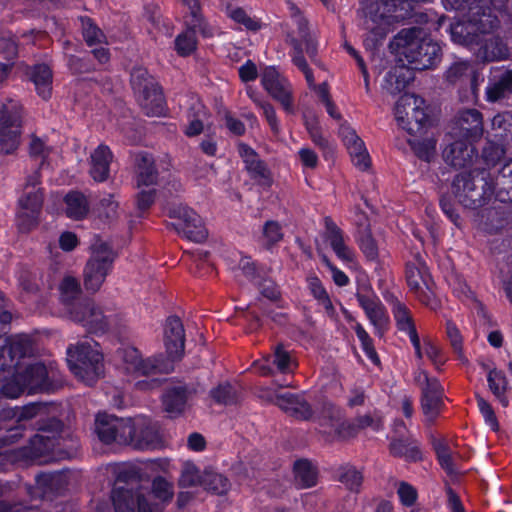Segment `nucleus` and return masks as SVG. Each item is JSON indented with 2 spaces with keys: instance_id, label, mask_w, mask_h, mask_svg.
I'll return each instance as SVG.
<instances>
[{
  "instance_id": "nucleus-1",
  "label": "nucleus",
  "mask_w": 512,
  "mask_h": 512,
  "mask_svg": "<svg viewBox=\"0 0 512 512\" xmlns=\"http://www.w3.org/2000/svg\"><path fill=\"white\" fill-rule=\"evenodd\" d=\"M33 351V340L28 335H15L8 339L0 354L1 392L9 398L22 393L53 390L59 373L52 364L30 363L26 357Z\"/></svg>"
},
{
  "instance_id": "nucleus-2",
  "label": "nucleus",
  "mask_w": 512,
  "mask_h": 512,
  "mask_svg": "<svg viewBox=\"0 0 512 512\" xmlns=\"http://www.w3.org/2000/svg\"><path fill=\"white\" fill-rule=\"evenodd\" d=\"M450 9L469 10L467 21L456 23L451 28V37L454 42L467 45L476 51L478 57L493 61L504 59L507 49L502 42L492 36V31L497 27L496 16L491 12L486 13L478 0H444Z\"/></svg>"
},
{
  "instance_id": "nucleus-3",
  "label": "nucleus",
  "mask_w": 512,
  "mask_h": 512,
  "mask_svg": "<svg viewBox=\"0 0 512 512\" xmlns=\"http://www.w3.org/2000/svg\"><path fill=\"white\" fill-rule=\"evenodd\" d=\"M67 363L72 374L87 385L104 374L103 354L96 341L85 338L67 348Z\"/></svg>"
},
{
  "instance_id": "nucleus-4",
  "label": "nucleus",
  "mask_w": 512,
  "mask_h": 512,
  "mask_svg": "<svg viewBox=\"0 0 512 512\" xmlns=\"http://www.w3.org/2000/svg\"><path fill=\"white\" fill-rule=\"evenodd\" d=\"M416 32L410 30L399 33L396 44L402 47L400 54L417 70L431 68L439 59L440 46L430 39L417 40Z\"/></svg>"
},
{
  "instance_id": "nucleus-5",
  "label": "nucleus",
  "mask_w": 512,
  "mask_h": 512,
  "mask_svg": "<svg viewBox=\"0 0 512 512\" xmlns=\"http://www.w3.org/2000/svg\"><path fill=\"white\" fill-rule=\"evenodd\" d=\"M150 496L155 499V502L151 505L148 504L145 497L127 490L114 491L112 499L116 512H152L153 507L172 498V485L162 478H157L153 481Z\"/></svg>"
},
{
  "instance_id": "nucleus-6",
  "label": "nucleus",
  "mask_w": 512,
  "mask_h": 512,
  "mask_svg": "<svg viewBox=\"0 0 512 512\" xmlns=\"http://www.w3.org/2000/svg\"><path fill=\"white\" fill-rule=\"evenodd\" d=\"M115 253L110 245L96 239L91 246V255L84 269V285L88 291H97L112 269Z\"/></svg>"
},
{
  "instance_id": "nucleus-7",
  "label": "nucleus",
  "mask_w": 512,
  "mask_h": 512,
  "mask_svg": "<svg viewBox=\"0 0 512 512\" xmlns=\"http://www.w3.org/2000/svg\"><path fill=\"white\" fill-rule=\"evenodd\" d=\"M188 7L189 14L185 17L186 29L175 39V50L181 56L192 54L197 47L196 32L203 37H212L215 29L207 24L199 13L198 0H182Z\"/></svg>"
},
{
  "instance_id": "nucleus-8",
  "label": "nucleus",
  "mask_w": 512,
  "mask_h": 512,
  "mask_svg": "<svg viewBox=\"0 0 512 512\" xmlns=\"http://www.w3.org/2000/svg\"><path fill=\"white\" fill-rule=\"evenodd\" d=\"M131 84L137 99L147 115L160 116L165 112L161 90L145 68H136L131 74Z\"/></svg>"
},
{
  "instance_id": "nucleus-9",
  "label": "nucleus",
  "mask_w": 512,
  "mask_h": 512,
  "mask_svg": "<svg viewBox=\"0 0 512 512\" xmlns=\"http://www.w3.org/2000/svg\"><path fill=\"white\" fill-rule=\"evenodd\" d=\"M39 179L38 171L27 176L18 200L17 223L22 231L29 230L36 223L41 209L42 193L38 187Z\"/></svg>"
},
{
  "instance_id": "nucleus-10",
  "label": "nucleus",
  "mask_w": 512,
  "mask_h": 512,
  "mask_svg": "<svg viewBox=\"0 0 512 512\" xmlns=\"http://www.w3.org/2000/svg\"><path fill=\"white\" fill-rule=\"evenodd\" d=\"M395 117L409 134H421L427 123L423 99L413 94H403L396 103Z\"/></svg>"
},
{
  "instance_id": "nucleus-11",
  "label": "nucleus",
  "mask_w": 512,
  "mask_h": 512,
  "mask_svg": "<svg viewBox=\"0 0 512 512\" xmlns=\"http://www.w3.org/2000/svg\"><path fill=\"white\" fill-rule=\"evenodd\" d=\"M61 428L62 425L58 420L49 419L47 424L39 427L38 433L30 440L29 446L16 452L15 460L36 461L53 450Z\"/></svg>"
},
{
  "instance_id": "nucleus-12",
  "label": "nucleus",
  "mask_w": 512,
  "mask_h": 512,
  "mask_svg": "<svg viewBox=\"0 0 512 512\" xmlns=\"http://www.w3.org/2000/svg\"><path fill=\"white\" fill-rule=\"evenodd\" d=\"M135 423L131 419L117 418L100 413L96 417L95 431L99 439L106 444H129L133 440Z\"/></svg>"
},
{
  "instance_id": "nucleus-13",
  "label": "nucleus",
  "mask_w": 512,
  "mask_h": 512,
  "mask_svg": "<svg viewBox=\"0 0 512 512\" xmlns=\"http://www.w3.org/2000/svg\"><path fill=\"white\" fill-rule=\"evenodd\" d=\"M47 415V407L43 404H28L23 407L5 408L0 412V430H6L9 435L2 438L4 442H13L21 423L39 418L41 421Z\"/></svg>"
},
{
  "instance_id": "nucleus-14",
  "label": "nucleus",
  "mask_w": 512,
  "mask_h": 512,
  "mask_svg": "<svg viewBox=\"0 0 512 512\" xmlns=\"http://www.w3.org/2000/svg\"><path fill=\"white\" fill-rule=\"evenodd\" d=\"M169 216L179 234L195 242H201L207 237V230L202 218L188 206L179 203L169 209Z\"/></svg>"
},
{
  "instance_id": "nucleus-15",
  "label": "nucleus",
  "mask_w": 512,
  "mask_h": 512,
  "mask_svg": "<svg viewBox=\"0 0 512 512\" xmlns=\"http://www.w3.org/2000/svg\"><path fill=\"white\" fill-rule=\"evenodd\" d=\"M406 279L410 289L423 304L432 309L437 307L432 289L433 282L429 276L426 264L421 258H416L407 265Z\"/></svg>"
},
{
  "instance_id": "nucleus-16",
  "label": "nucleus",
  "mask_w": 512,
  "mask_h": 512,
  "mask_svg": "<svg viewBox=\"0 0 512 512\" xmlns=\"http://www.w3.org/2000/svg\"><path fill=\"white\" fill-rule=\"evenodd\" d=\"M20 105L9 101L0 109V151L13 152L19 144Z\"/></svg>"
},
{
  "instance_id": "nucleus-17",
  "label": "nucleus",
  "mask_w": 512,
  "mask_h": 512,
  "mask_svg": "<svg viewBox=\"0 0 512 512\" xmlns=\"http://www.w3.org/2000/svg\"><path fill=\"white\" fill-rule=\"evenodd\" d=\"M123 368L137 376H149L157 372L168 373L172 370L169 363L161 362L158 358L143 359L139 351L134 347H124L118 351Z\"/></svg>"
},
{
  "instance_id": "nucleus-18",
  "label": "nucleus",
  "mask_w": 512,
  "mask_h": 512,
  "mask_svg": "<svg viewBox=\"0 0 512 512\" xmlns=\"http://www.w3.org/2000/svg\"><path fill=\"white\" fill-rule=\"evenodd\" d=\"M261 83L263 88L282 105L286 112H294L290 84L274 67H266L263 70Z\"/></svg>"
},
{
  "instance_id": "nucleus-19",
  "label": "nucleus",
  "mask_w": 512,
  "mask_h": 512,
  "mask_svg": "<svg viewBox=\"0 0 512 512\" xmlns=\"http://www.w3.org/2000/svg\"><path fill=\"white\" fill-rule=\"evenodd\" d=\"M415 379L422 388L423 413L429 420H432L440 411L443 389L441 388L438 380L436 378L429 377L425 371H419Z\"/></svg>"
},
{
  "instance_id": "nucleus-20",
  "label": "nucleus",
  "mask_w": 512,
  "mask_h": 512,
  "mask_svg": "<svg viewBox=\"0 0 512 512\" xmlns=\"http://www.w3.org/2000/svg\"><path fill=\"white\" fill-rule=\"evenodd\" d=\"M339 135L350 154L354 166L359 170L368 169L370 157L364 142L357 135L356 131L344 122L340 125Z\"/></svg>"
},
{
  "instance_id": "nucleus-21",
  "label": "nucleus",
  "mask_w": 512,
  "mask_h": 512,
  "mask_svg": "<svg viewBox=\"0 0 512 512\" xmlns=\"http://www.w3.org/2000/svg\"><path fill=\"white\" fill-rule=\"evenodd\" d=\"M474 172H463L457 175L452 184V192L455 198L468 208H475L483 202L482 194L474 183Z\"/></svg>"
},
{
  "instance_id": "nucleus-22",
  "label": "nucleus",
  "mask_w": 512,
  "mask_h": 512,
  "mask_svg": "<svg viewBox=\"0 0 512 512\" xmlns=\"http://www.w3.org/2000/svg\"><path fill=\"white\" fill-rule=\"evenodd\" d=\"M448 144L443 151V158L451 166L457 168H466L470 166L474 158V149L471 145L472 140L463 138H449Z\"/></svg>"
},
{
  "instance_id": "nucleus-23",
  "label": "nucleus",
  "mask_w": 512,
  "mask_h": 512,
  "mask_svg": "<svg viewBox=\"0 0 512 512\" xmlns=\"http://www.w3.org/2000/svg\"><path fill=\"white\" fill-rule=\"evenodd\" d=\"M260 397L274 402L283 411L299 419H309L312 411L309 405L298 395L292 393L276 394L274 396L263 390Z\"/></svg>"
},
{
  "instance_id": "nucleus-24",
  "label": "nucleus",
  "mask_w": 512,
  "mask_h": 512,
  "mask_svg": "<svg viewBox=\"0 0 512 512\" xmlns=\"http://www.w3.org/2000/svg\"><path fill=\"white\" fill-rule=\"evenodd\" d=\"M482 131V117L478 111L471 109L460 113L449 135L451 138L474 140L481 136Z\"/></svg>"
},
{
  "instance_id": "nucleus-25",
  "label": "nucleus",
  "mask_w": 512,
  "mask_h": 512,
  "mask_svg": "<svg viewBox=\"0 0 512 512\" xmlns=\"http://www.w3.org/2000/svg\"><path fill=\"white\" fill-rule=\"evenodd\" d=\"M319 420L322 425L327 426L323 433H334L340 438H348L355 433V428L351 424L341 421L340 410L331 403L324 404Z\"/></svg>"
},
{
  "instance_id": "nucleus-26",
  "label": "nucleus",
  "mask_w": 512,
  "mask_h": 512,
  "mask_svg": "<svg viewBox=\"0 0 512 512\" xmlns=\"http://www.w3.org/2000/svg\"><path fill=\"white\" fill-rule=\"evenodd\" d=\"M324 238L340 261L349 267L354 266V251L347 245L340 229L331 221H326Z\"/></svg>"
},
{
  "instance_id": "nucleus-27",
  "label": "nucleus",
  "mask_w": 512,
  "mask_h": 512,
  "mask_svg": "<svg viewBox=\"0 0 512 512\" xmlns=\"http://www.w3.org/2000/svg\"><path fill=\"white\" fill-rule=\"evenodd\" d=\"M164 343L171 359L179 358L184 351V328L177 317H170L166 321L164 330Z\"/></svg>"
},
{
  "instance_id": "nucleus-28",
  "label": "nucleus",
  "mask_w": 512,
  "mask_h": 512,
  "mask_svg": "<svg viewBox=\"0 0 512 512\" xmlns=\"http://www.w3.org/2000/svg\"><path fill=\"white\" fill-rule=\"evenodd\" d=\"M392 312L398 329L408 334L415 353L421 356L422 350L420 339L417 335L410 311L403 303L395 301L392 304Z\"/></svg>"
},
{
  "instance_id": "nucleus-29",
  "label": "nucleus",
  "mask_w": 512,
  "mask_h": 512,
  "mask_svg": "<svg viewBox=\"0 0 512 512\" xmlns=\"http://www.w3.org/2000/svg\"><path fill=\"white\" fill-rule=\"evenodd\" d=\"M358 301L364 309L371 324L375 327L376 333L382 336L388 324V316L380 301L373 296L359 295Z\"/></svg>"
},
{
  "instance_id": "nucleus-30",
  "label": "nucleus",
  "mask_w": 512,
  "mask_h": 512,
  "mask_svg": "<svg viewBox=\"0 0 512 512\" xmlns=\"http://www.w3.org/2000/svg\"><path fill=\"white\" fill-rule=\"evenodd\" d=\"M512 93V70L495 69L486 89L488 101L494 102Z\"/></svg>"
},
{
  "instance_id": "nucleus-31",
  "label": "nucleus",
  "mask_w": 512,
  "mask_h": 512,
  "mask_svg": "<svg viewBox=\"0 0 512 512\" xmlns=\"http://www.w3.org/2000/svg\"><path fill=\"white\" fill-rule=\"evenodd\" d=\"M71 313L75 321L81 322L92 331L106 327L102 311L91 302L78 305Z\"/></svg>"
},
{
  "instance_id": "nucleus-32",
  "label": "nucleus",
  "mask_w": 512,
  "mask_h": 512,
  "mask_svg": "<svg viewBox=\"0 0 512 512\" xmlns=\"http://www.w3.org/2000/svg\"><path fill=\"white\" fill-rule=\"evenodd\" d=\"M187 125L185 134L189 137L199 135L208 125V115L203 103L198 98H192L186 112Z\"/></svg>"
},
{
  "instance_id": "nucleus-33",
  "label": "nucleus",
  "mask_w": 512,
  "mask_h": 512,
  "mask_svg": "<svg viewBox=\"0 0 512 512\" xmlns=\"http://www.w3.org/2000/svg\"><path fill=\"white\" fill-rule=\"evenodd\" d=\"M238 151L250 175L260 184H269V171L265 164L259 159L255 151L245 144H239Z\"/></svg>"
},
{
  "instance_id": "nucleus-34",
  "label": "nucleus",
  "mask_w": 512,
  "mask_h": 512,
  "mask_svg": "<svg viewBox=\"0 0 512 512\" xmlns=\"http://www.w3.org/2000/svg\"><path fill=\"white\" fill-rule=\"evenodd\" d=\"M112 160L110 149L106 145H99L91 154L90 174L95 181H104L109 175V165Z\"/></svg>"
},
{
  "instance_id": "nucleus-35",
  "label": "nucleus",
  "mask_w": 512,
  "mask_h": 512,
  "mask_svg": "<svg viewBox=\"0 0 512 512\" xmlns=\"http://www.w3.org/2000/svg\"><path fill=\"white\" fill-rule=\"evenodd\" d=\"M137 187L148 188L158 184V177L154 168L153 158L148 154H139L136 157Z\"/></svg>"
},
{
  "instance_id": "nucleus-36",
  "label": "nucleus",
  "mask_w": 512,
  "mask_h": 512,
  "mask_svg": "<svg viewBox=\"0 0 512 512\" xmlns=\"http://www.w3.org/2000/svg\"><path fill=\"white\" fill-rule=\"evenodd\" d=\"M29 78L35 86L37 94L43 99H48L52 92V72L47 65H36L30 73Z\"/></svg>"
},
{
  "instance_id": "nucleus-37",
  "label": "nucleus",
  "mask_w": 512,
  "mask_h": 512,
  "mask_svg": "<svg viewBox=\"0 0 512 512\" xmlns=\"http://www.w3.org/2000/svg\"><path fill=\"white\" fill-rule=\"evenodd\" d=\"M496 197L501 202L512 201V161L506 162L501 168L495 183Z\"/></svg>"
},
{
  "instance_id": "nucleus-38",
  "label": "nucleus",
  "mask_w": 512,
  "mask_h": 512,
  "mask_svg": "<svg viewBox=\"0 0 512 512\" xmlns=\"http://www.w3.org/2000/svg\"><path fill=\"white\" fill-rule=\"evenodd\" d=\"M142 424L135 423V430L133 432V440L129 443L138 449H155L160 446V438L158 432L152 427L141 429L140 434L138 430Z\"/></svg>"
},
{
  "instance_id": "nucleus-39",
  "label": "nucleus",
  "mask_w": 512,
  "mask_h": 512,
  "mask_svg": "<svg viewBox=\"0 0 512 512\" xmlns=\"http://www.w3.org/2000/svg\"><path fill=\"white\" fill-rule=\"evenodd\" d=\"M435 450L438 457V461L441 467L450 476H454L458 473V460L459 455L452 451L451 448L443 441H437L435 443Z\"/></svg>"
},
{
  "instance_id": "nucleus-40",
  "label": "nucleus",
  "mask_w": 512,
  "mask_h": 512,
  "mask_svg": "<svg viewBox=\"0 0 512 512\" xmlns=\"http://www.w3.org/2000/svg\"><path fill=\"white\" fill-rule=\"evenodd\" d=\"M66 215L69 218L78 220L83 218L89 210L85 196L79 192H71L65 197Z\"/></svg>"
},
{
  "instance_id": "nucleus-41",
  "label": "nucleus",
  "mask_w": 512,
  "mask_h": 512,
  "mask_svg": "<svg viewBox=\"0 0 512 512\" xmlns=\"http://www.w3.org/2000/svg\"><path fill=\"white\" fill-rule=\"evenodd\" d=\"M29 151L32 157L42 160L41 166H50L51 162L57 157V152L46 143L45 139L32 136L29 144Z\"/></svg>"
},
{
  "instance_id": "nucleus-42",
  "label": "nucleus",
  "mask_w": 512,
  "mask_h": 512,
  "mask_svg": "<svg viewBox=\"0 0 512 512\" xmlns=\"http://www.w3.org/2000/svg\"><path fill=\"white\" fill-rule=\"evenodd\" d=\"M483 368L487 370V381L489 384L490 390L493 394L501 401V403L506 406L508 401L504 397V394L507 389V380L502 371L497 370L495 368H490L483 364Z\"/></svg>"
},
{
  "instance_id": "nucleus-43",
  "label": "nucleus",
  "mask_w": 512,
  "mask_h": 512,
  "mask_svg": "<svg viewBox=\"0 0 512 512\" xmlns=\"http://www.w3.org/2000/svg\"><path fill=\"white\" fill-rule=\"evenodd\" d=\"M295 480L302 488H308L316 484L317 472L307 460H299L294 465Z\"/></svg>"
},
{
  "instance_id": "nucleus-44",
  "label": "nucleus",
  "mask_w": 512,
  "mask_h": 512,
  "mask_svg": "<svg viewBox=\"0 0 512 512\" xmlns=\"http://www.w3.org/2000/svg\"><path fill=\"white\" fill-rule=\"evenodd\" d=\"M226 14L236 24L244 27L247 30L257 31L262 27V23L260 21L247 15V13L242 8L228 5L226 7Z\"/></svg>"
},
{
  "instance_id": "nucleus-45",
  "label": "nucleus",
  "mask_w": 512,
  "mask_h": 512,
  "mask_svg": "<svg viewBox=\"0 0 512 512\" xmlns=\"http://www.w3.org/2000/svg\"><path fill=\"white\" fill-rule=\"evenodd\" d=\"M186 402L185 391L182 388H175L168 391L163 397L165 410L171 415H177L184 409Z\"/></svg>"
},
{
  "instance_id": "nucleus-46",
  "label": "nucleus",
  "mask_w": 512,
  "mask_h": 512,
  "mask_svg": "<svg viewBox=\"0 0 512 512\" xmlns=\"http://www.w3.org/2000/svg\"><path fill=\"white\" fill-rule=\"evenodd\" d=\"M308 286L313 296L317 299L318 303L323 306L328 315L332 316L334 314V308L320 280L314 276L309 277Z\"/></svg>"
},
{
  "instance_id": "nucleus-47",
  "label": "nucleus",
  "mask_w": 512,
  "mask_h": 512,
  "mask_svg": "<svg viewBox=\"0 0 512 512\" xmlns=\"http://www.w3.org/2000/svg\"><path fill=\"white\" fill-rule=\"evenodd\" d=\"M413 70L416 69L412 65L396 67L387 75V81L395 84L397 90H401L414 79Z\"/></svg>"
},
{
  "instance_id": "nucleus-48",
  "label": "nucleus",
  "mask_w": 512,
  "mask_h": 512,
  "mask_svg": "<svg viewBox=\"0 0 512 512\" xmlns=\"http://www.w3.org/2000/svg\"><path fill=\"white\" fill-rule=\"evenodd\" d=\"M291 42L293 43L294 48L299 52L303 51L304 49L308 53H312L314 51L313 38L307 29L305 21L300 20L298 22L297 36L291 37Z\"/></svg>"
},
{
  "instance_id": "nucleus-49",
  "label": "nucleus",
  "mask_w": 512,
  "mask_h": 512,
  "mask_svg": "<svg viewBox=\"0 0 512 512\" xmlns=\"http://www.w3.org/2000/svg\"><path fill=\"white\" fill-rule=\"evenodd\" d=\"M273 363L282 373L292 372L293 369L297 366V362L292 354L282 345L276 346L273 355Z\"/></svg>"
},
{
  "instance_id": "nucleus-50",
  "label": "nucleus",
  "mask_w": 512,
  "mask_h": 512,
  "mask_svg": "<svg viewBox=\"0 0 512 512\" xmlns=\"http://www.w3.org/2000/svg\"><path fill=\"white\" fill-rule=\"evenodd\" d=\"M205 477V473L202 474L198 468L192 463H186L183 466L180 485L183 487H191L196 485H202Z\"/></svg>"
},
{
  "instance_id": "nucleus-51",
  "label": "nucleus",
  "mask_w": 512,
  "mask_h": 512,
  "mask_svg": "<svg viewBox=\"0 0 512 512\" xmlns=\"http://www.w3.org/2000/svg\"><path fill=\"white\" fill-rule=\"evenodd\" d=\"M206 489L212 490L215 493L222 494L228 490L227 479L213 471H205V477L202 484Z\"/></svg>"
},
{
  "instance_id": "nucleus-52",
  "label": "nucleus",
  "mask_w": 512,
  "mask_h": 512,
  "mask_svg": "<svg viewBox=\"0 0 512 512\" xmlns=\"http://www.w3.org/2000/svg\"><path fill=\"white\" fill-rule=\"evenodd\" d=\"M339 479L350 490L358 489L362 483L361 473L356 468L348 465L341 468Z\"/></svg>"
},
{
  "instance_id": "nucleus-53",
  "label": "nucleus",
  "mask_w": 512,
  "mask_h": 512,
  "mask_svg": "<svg viewBox=\"0 0 512 512\" xmlns=\"http://www.w3.org/2000/svg\"><path fill=\"white\" fill-rule=\"evenodd\" d=\"M354 330L356 332V335H357L358 339L360 340V342L362 344V348H363L365 354L367 355V357L374 364H378L379 363L378 355H377V353H376V351H375V349H374V347L372 345V340L369 337V335L367 334V332L358 323L355 324Z\"/></svg>"
},
{
  "instance_id": "nucleus-54",
  "label": "nucleus",
  "mask_w": 512,
  "mask_h": 512,
  "mask_svg": "<svg viewBox=\"0 0 512 512\" xmlns=\"http://www.w3.org/2000/svg\"><path fill=\"white\" fill-rule=\"evenodd\" d=\"M420 344L422 355L420 356L416 354L419 359L426 357L435 365H441L444 362V359L440 356V349L436 343L430 339H424L423 342L420 341Z\"/></svg>"
},
{
  "instance_id": "nucleus-55",
  "label": "nucleus",
  "mask_w": 512,
  "mask_h": 512,
  "mask_svg": "<svg viewBox=\"0 0 512 512\" xmlns=\"http://www.w3.org/2000/svg\"><path fill=\"white\" fill-rule=\"evenodd\" d=\"M98 212L101 217L108 220L114 219L119 214V203L112 195H107L100 200Z\"/></svg>"
},
{
  "instance_id": "nucleus-56",
  "label": "nucleus",
  "mask_w": 512,
  "mask_h": 512,
  "mask_svg": "<svg viewBox=\"0 0 512 512\" xmlns=\"http://www.w3.org/2000/svg\"><path fill=\"white\" fill-rule=\"evenodd\" d=\"M61 297L64 301H70L80 293V284L72 276H66L60 284Z\"/></svg>"
},
{
  "instance_id": "nucleus-57",
  "label": "nucleus",
  "mask_w": 512,
  "mask_h": 512,
  "mask_svg": "<svg viewBox=\"0 0 512 512\" xmlns=\"http://www.w3.org/2000/svg\"><path fill=\"white\" fill-rule=\"evenodd\" d=\"M448 339L454 349V351L458 354L459 359L462 361H466V358L463 354V345H462V335L457 328V326L452 322H447L446 326Z\"/></svg>"
},
{
  "instance_id": "nucleus-58",
  "label": "nucleus",
  "mask_w": 512,
  "mask_h": 512,
  "mask_svg": "<svg viewBox=\"0 0 512 512\" xmlns=\"http://www.w3.org/2000/svg\"><path fill=\"white\" fill-rule=\"evenodd\" d=\"M83 25V36L88 43L92 46L96 43H100L103 38L102 32L89 20L85 19L82 21Z\"/></svg>"
},
{
  "instance_id": "nucleus-59",
  "label": "nucleus",
  "mask_w": 512,
  "mask_h": 512,
  "mask_svg": "<svg viewBox=\"0 0 512 512\" xmlns=\"http://www.w3.org/2000/svg\"><path fill=\"white\" fill-rule=\"evenodd\" d=\"M247 92H248V95L257 103V105H259L261 107L263 115L266 118V120L268 121L272 130L277 132L279 125L277 122L275 110L272 107V105H270L269 103H266V102H261L258 99L254 98L253 92L251 91V89H248Z\"/></svg>"
},
{
  "instance_id": "nucleus-60",
  "label": "nucleus",
  "mask_w": 512,
  "mask_h": 512,
  "mask_svg": "<svg viewBox=\"0 0 512 512\" xmlns=\"http://www.w3.org/2000/svg\"><path fill=\"white\" fill-rule=\"evenodd\" d=\"M139 192L137 195V207L139 210H146L148 209L155 200L156 190L154 187H148V188H138Z\"/></svg>"
},
{
  "instance_id": "nucleus-61",
  "label": "nucleus",
  "mask_w": 512,
  "mask_h": 512,
  "mask_svg": "<svg viewBox=\"0 0 512 512\" xmlns=\"http://www.w3.org/2000/svg\"><path fill=\"white\" fill-rule=\"evenodd\" d=\"M263 236L268 244L280 241L283 236L280 225L275 221H267L263 228Z\"/></svg>"
},
{
  "instance_id": "nucleus-62",
  "label": "nucleus",
  "mask_w": 512,
  "mask_h": 512,
  "mask_svg": "<svg viewBox=\"0 0 512 512\" xmlns=\"http://www.w3.org/2000/svg\"><path fill=\"white\" fill-rule=\"evenodd\" d=\"M477 403L486 424L489 425L492 430H498V422L490 404L483 398H478Z\"/></svg>"
},
{
  "instance_id": "nucleus-63",
  "label": "nucleus",
  "mask_w": 512,
  "mask_h": 512,
  "mask_svg": "<svg viewBox=\"0 0 512 512\" xmlns=\"http://www.w3.org/2000/svg\"><path fill=\"white\" fill-rule=\"evenodd\" d=\"M211 396L218 403L227 404L233 399V389L230 384L225 383L219 385L217 388L212 390Z\"/></svg>"
},
{
  "instance_id": "nucleus-64",
  "label": "nucleus",
  "mask_w": 512,
  "mask_h": 512,
  "mask_svg": "<svg viewBox=\"0 0 512 512\" xmlns=\"http://www.w3.org/2000/svg\"><path fill=\"white\" fill-rule=\"evenodd\" d=\"M17 52L16 44L12 40L10 34H3L0 36V55H3L7 60L12 59Z\"/></svg>"
}]
</instances>
